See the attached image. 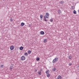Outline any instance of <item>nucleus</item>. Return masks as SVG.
Instances as JSON below:
<instances>
[{
    "label": "nucleus",
    "instance_id": "obj_1",
    "mask_svg": "<svg viewBox=\"0 0 79 79\" xmlns=\"http://www.w3.org/2000/svg\"><path fill=\"white\" fill-rule=\"evenodd\" d=\"M58 61V58L56 57L53 60L52 63H55V62H57Z\"/></svg>",
    "mask_w": 79,
    "mask_h": 79
},
{
    "label": "nucleus",
    "instance_id": "obj_2",
    "mask_svg": "<svg viewBox=\"0 0 79 79\" xmlns=\"http://www.w3.org/2000/svg\"><path fill=\"white\" fill-rule=\"evenodd\" d=\"M49 16V14L48 12L46 13V15L44 16V18H48Z\"/></svg>",
    "mask_w": 79,
    "mask_h": 79
},
{
    "label": "nucleus",
    "instance_id": "obj_3",
    "mask_svg": "<svg viewBox=\"0 0 79 79\" xmlns=\"http://www.w3.org/2000/svg\"><path fill=\"white\" fill-rule=\"evenodd\" d=\"M21 59L22 61H24L26 60V57L24 56H23L21 57Z\"/></svg>",
    "mask_w": 79,
    "mask_h": 79
},
{
    "label": "nucleus",
    "instance_id": "obj_4",
    "mask_svg": "<svg viewBox=\"0 0 79 79\" xmlns=\"http://www.w3.org/2000/svg\"><path fill=\"white\" fill-rule=\"evenodd\" d=\"M13 68V64H11L10 66V70H11Z\"/></svg>",
    "mask_w": 79,
    "mask_h": 79
},
{
    "label": "nucleus",
    "instance_id": "obj_5",
    "mask_svg": "<svg viewBox=\"0 0 79 79\" xmlns=\"http://www.w3.org/2000/svg\"><path fill=\"white\" fill-rule=\"evenodd\" d=\"M57 12H58L59 15H60V14H61V10H58V11H57Z\"/></svg>",
    "mask_w": 79,
    "mask_h": 79
},
{
    "label": "nucleus",
    "instance_id": "obj_6",
    "mask_svg": "<svg viewBox=\"0 0 79 79\" xmlns=\"http://www.w3.org/2000/svg\"><path fill=\"white\" fill-rule=\"evenodd\" d=\"M10 49L11 50H13L14 49V46H11L10 47Z\"/></svg>",
    "mask_w": 79,
    "mask_h": 79
},
{
    "label": "nucleus",
    "instance_id": "obj_7",
    "mask_svg": "<svg viewBox=\"0 0 79 79\" xmlns=\"http://www.w3.org/2000/svg\"><path fill=\"white\" fill-rule=\"evenodd\" d=\"M61 79V76H58L57 77V79Z\"/></svg>",
    "mask_w": 79,
    "mask_h": 79
},
{
    "label": "nucleus",
    "instance_id": "obj_8",
    "mask_svg": "<svg viewBox=\"0 0 79 79\" xmlns=\"http://www.w3.org/2000/svg\"><path fill=\"white\" fill-rule=\"evenodd\" d=\"M44 31H41L40 32V34L41 35H44Z\"/></svg>",
    "mask_w": 79,
    "mask_h": 79
},
{
    "label": "nucleus",
    "instance_id": "obj_9",
    "mask_svg": "<svg viewBox=\"0 0 79 79\" xmlns=\"http://www.w3.org/2000/svg\"><path fill=\"white\" fill-rule=\"evenodd\" d=\"M24 24H24V23H22L21 24V26H24Z\"/></svg>",
    "mask_w": 79,
    "mask_h": 79
},
{
    "label": "nucleus",
    "instance_id": "obj_10",
    "mask_svg": "<svg viewBox=\"0 0 79 79\" xmlns=\"http://www.w3.org/2000/svg\"><path fill=\"white\" fill-rule=\"evenodd\" d=\"M46 18H47L46 17H44V20L46 22H47V21H48V20L46 19Z\"/></svg>",
    "mask_w": 79,
    "mask_h": 79
},
{
    "label": "nucleus",
    "instance_id": "obj_11",
    "mask_svg": "<svg viewBox=\"0 0 79 79\" xmlns=\"http://www.w3.org/2000/svg\"><path fill=\"white\" fill-rule=\"evenodd\" d=\"M24 56H28V53L27 52H25L24 54Z\"/></svg>",
    "mask_w": 79,
    "mask_h": 79
},
{
    "label": "nucleus",
    "instance_id": "obj_12",
    "mask_svg": "<svg viewBox=\"0 0 79 79\" xmlns=\"http://www.w3.org/2000/svg\"><path fill=\"white\" fill-rule=\"evenodd\" d=\"M20 50H23V46H21L20 48Z\"/></svg>",
    "mask_w": 79,
    "mask_h": 79
},
{
    "label": "nucleus",
    "instance_id": "obj_13",
    "mask_svg": "<svg viewBox=\"0 0 79 79\" xmlns=\"http://www.w3.org/2000/svg\"><path fill=\"white\" fill-rule=\"evenodd\" d=\"M47 74V77H50V75L48 73Z\"/></svg>",
    "mask_w": 79,
    "mask_h": 79
},
{
    "label": "nucleus",
    "instance_id": "obj_14",
    "mask_svg": "<svg viewBox=\"0 0 79 79\" xmlns=\"http://www.w3.org/2000/svg\"><path fill=\"white\" fill-rule=\"evenodd\" d=\"M28 53L29 54H31V51L28 50Z\"/></svg>",
    "mask_w": 79,
    "mask_h": 79
},
{
    "label": "nucleus",
    "instance_id": "obj_15",
    "mask_svg": "<svg viewBox=\"0 0 79 79\" xmlns=\"http://www.w3.org/2000/svg\"><path fill=\"white\" fill-rule=\"evenodd\" d=\"M75 8V7H74V6H72V10H74Z\"/></svg>",
    "mask_w": 79,
    "mask_h": 79
},
{
    "label": "nucleus",
    "instance_id": "obj_16",
    "mask_svg": "<svg viewBox=\"0 0 79 79\" xmlns=\"http://www.w3.org/2000/svg\"><path fill=\"white\" fill-rule=\"evenodd\" d=\"M40 17L41 19H42L43 18V15H40Z\"/></svg>",
    "mask_w": 79,
    "mask_h": 79
},
{
    "label": "nucleus",
    "instance_id": "obj_17",
    "mask_svg": "<svg viewBox=\"0 0 79 79\" xmlns=\"http://www.w3.org/2000/svg\"><path fill=\"white\" fill-rule=\"evenodd\" d=\"M56 69V68H54L53 69H52V70L53 71H55Z\"/></svg>",
    "mask_w": 79,
    "mask_h": 79
},
{
    "label": "nucleus",
    "instance_id": "obj_18",
    "mask_svg": "<svg viewBox=\"0 0 79 79\" xmlns=\"http://www.w3.org/2000/svg\"><path fill=\"white\" fill-rule=\"evenodd\" d=\"M60 4H63L64 3V2H63V1H61L60 2Z\"/></svg>",
    "mask_w": 79,
    "mask_h": 79
},
{
    "label": "nucleus",
    "instance_id": "obj_19",
    "mask_svg": "<svg viewBox=\"0 0 79 79\" xmlns=\"http://www.w3.org/2000/svg\"><path fill=\"white\" fill-rule=\"evenodd\" d=\"M36 60L37 61H39V60H40V58L39 57H37Z\"/></svg>",
    "mask_w": 79,
    "mask_h": 79
},
{
    "label": "nucleus",
    "instance_id": "obj_20",
    "mask_svg": "<svg viewBox=\"0 0 79 79\" xmlns=\"http://www.w3.org/2000/svg\"><path fill=\"white\" fill-rule=\"evenodd\" d=\"M38 74H39V75H41V74H42V73H41V72H38Z\"/></svg>",
    "mask_w": 79,
    "mask_h": 79
},
{
    "label": "nucleus",
    "instance_id": "obj_21",
    "mask_svg": "<svg viewBox=\"0 0 79 79\" xmlns=\"http://www.w3.org/2000/svg\"><path fill=\"white\" fill-rule=\"evenodd\" d=\"M73 14H76V11L74 10L73 11Z\"/></svg>",
    "mask_w": 79,
    "mask_h": 79
},
{
    "label": "nucleus",
    "instance_id": "obj_22",
    "mask_svg": "<svg viewBox=\"0 0 79 79\" xmlns=\"http://www.w3.org/2000/svg\"><path fill=\"white\" fill-rule=\"evenodd\" d=\"M47 42V39H45L44 40V43H45L46 42Z\"/></svg>",
    "mask_w": 79,
    "mask_h": 79
},
{
    "label": "nucleus",
    "instance_id": "obj_23",
    "mask_svg": "<svg viewBox=\"0 0 79 79\" xmlns=\"http://www.w3.org/2000/svg\"><path fill=\"white\" fill-rule=\"evenodd\" d=\"M69 59H71V58H72V57L71 56H69Z\"/></svg>",
    "mask_w": 79,
    "mask_h": 79
},
{
    "label": "nucleus",
    "instance_id": "obj_24",
    "mask_svg": "<svg viewBox=\"0 0 79 79\" xmlns=\"http://www.w3.org/2000/svg\"><path fill=\"white\" fill-rule=\"evenodd\" d=\"M48 71H48V70H47L46 71V74H48Z\"/></svg>",
    "mask_w": 79,
    "mask_h": 79
},
{
    "label": "nucleus",
    "instance_id": "obj_25",
    "mask_svg": "<svg viewBox=\"0 0 79 79\" xmlns=\"http://www.w3.org/2000/svg\"><path fill=\"white\" fill-rule=\"evenodd\" d=\"M10 21H11V22H12V21H13V19H12V18H11V19H10Z\"/></svg>",
    "mask_w": 79,
    "mask_h": 79
},
{
    "label": "nucleus",
    "instance_id": "obj_26",
    "mask_svg": "<svg viewBox=\"0 0 79 79\" xmlns=\"http://www.w3.org/2000/svg\"><path fill=\"white\" fill-rule=\"evenodd\" d=\"M77 69H78V70H79V64H78V65L77 66Z\"/></svg>",
    "mask_w": 79,
    "mask_h": 79
},
{
    "label": "nucleus",
    "instance_id": "obj_27",
    "mask_svg": "<svg viewBox=\"0 0 79 79\" xmlns=\"http://www.w3.org/2000/svg\"><path fill=\"white\" fill-rule=\"evenodd\" d=\"M53 19H50V21H51V22H52L53 21Z\"/></svg>",
    "mask_w": 79,
    "mask_h": 79
},
{
    "label": "nucleus",
    "instance_id": "obj_28",
    "mask_svg": "<svg viewBox=\"0 0 79 79\" xmlns=\"http://www.w3.org/2000/svg\"><path fill=\"white\" fill-rule=\"evenodd\" d=\"M1 67H2V68H3V65H1Z\"/></svg>",
    "mask_w": 79,
    "mask_h": 79
},
{
    "label": "nucleus",
    "instance_id": "obj_29",
    "mask_svg": "<svg viewBox=\"0 0 79 79\" xmlns=\"http://www.w3.org/2000/svg\"><path fill=\"white\" fill-rule=\"evenodd\" d=\"M69 66H71V64H71V63H69Z\"/></svg>",
    "mask_w": 79,
    "mask_h": 79
},
{
    "label": "nucleus",
    "instance_id": "obj_30",
    "mask_svg": "<svg viewBox=\"0 0 79 79\" xmlns=\"http://www.w3.org/2000/svg\"><path fill=\"white\" fill-rule=\"evenodd\" d=\"M40 71H42V69H41L40 70Z\"/></svg>",
    "mask_w": 79,
    "mask_h": 79
},
{
    "label": "nucleus",
    "instance_id": "obj_31",
    "mask_svg": "<svg viewBox=\"0 0 79 79\" xmlns=\"http://www.w3.org/2000/svg\"><path fill=\"white\" fill-rule=\"evenodd\" d=\"M29 27H31V26H29Z\"/></svg>",
    "mask_w": 79,
    "mask_h": 79
}]
</instances>
